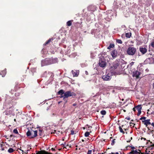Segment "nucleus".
<instances>
[{
    "instance_id": "obj_25",
    "label": "nucleus",
    "mask_w": 154,
    "mask_h": 154,
    "mask_svg": "<svg viewBox=\"0 0 154 154\" xmlns=\"http://www.w3.org/2000/svg\"><path fill=\"white\" fill-rule=\"evenodd\" d=\"M119 131L123 133V134L125 133V132L123 131V129H122V128H121V127L120 126H119Z\"/></svg>"
},
{
    "instance_id": "obj_27",
    "label": "nucleus",
    "mask_w": 154,
    "mask_h": 154,
    "mask_svg": "<svg viewBox=\"0 0 154 154\" xmlns=\"http://www.w3.org/2000/svg\"><path fill=\"white\" fill-rule=\"evenodd\" d=\"M90 134V132L88 131L86 132L85 134V137H88Z\"/></svg>"
},
{
    "instance_id": "obj_47",
    "label": "nucleus",
    "mask_w": 154,
    "mask_h": 154,
    "mask_svg": "<svg viewBox=\"0 0 154 154\" xmlns=\"http://www.w3.org/2000/svg\"><path fill=\"white\" fill-rule=\"evenodd\" d=\"M151 125L152 126L153 128H154V123L153 122L152 123H151Z\"/></svg>"
},
{
    "instance_id": "obj_49",
    "label": "nucleus",
    "mask_w": 154,
    "mask_h": 154,
    "mask_svg": "<svg viewBox=\"0 0 154 154\" xmlns=\"http://www.w3.org/2000/svg\"><path fill=\"white\" fill-rule=\"evenodd\" d=\"M77 105V104L76 103H73V104H72V105H73V106H76V105Z\"/></svg>"
},
{
    "instance_id": "obj_53",
    "label": "nucleus",
    "mask_w": 154,
    "mask_h": 154,
    "mask_svg": "<svg viewBox=\"0 0 154 154\" xmlns=\"http://www.w3.org/2000/svg\"><path fill=\"white\" fill-rule=\"evenodd\" d=\"M130 141H131V140H130L127 141V143H129L130 142Z\"/></svg>"
},
{
    "instance_id": "obj_48",
    "label": "nucleus",
    "mask_w": 154,
    "mask_h": 154,
    "mask_svg": "<svg viewBox=\"0 0 154 154\" xmlns=\"http://www.w3.org/2000/svg\"><path fill=\"white\" fill-rule=\"evenodd\" d=\"M125 119H126L128 120H130L131 119L130 117H126Z\"/></svg>"
},
{
    "instance_id": "obj_26",
    "label": "nucleus",
    "mask_w": 154,
    "mask_h": 154,
    "mask_svg": "<svg viewBox=\"0 0 154 154\" xmlns=\"http://www.w3.org/2000/svg\"><path fill=\"white\" fill-rule=\"evenodd\" d=\"M100 113L103 115H105L106 114V111L104 110H103L101 111Z\"/></svg>"
},
{
    "instance_id": "obj_52",
    "label": "nucleus",
    "mask_w": 154,
    "mask_h": 154,
    "mask_svg": "<svg viewBox=\"0 0 154 154\" xmlns=\"http://www.w3.org/2000/svg\"><path fill=\"white\" fill-rule=\"evenodd\" d=\"M0 147H2L3 146V145L2 144H0Z\"/></svg>"
},
{
    "instance_id": "obj_19",
    "label": "nucleus",
    "mask_w": 154,
    "mask_h": 154,
    "mask_svg": "<svg viewBox=\"0 0 154 154\" xmlns=\"http://www.w3.org/2000/svg\"><path fill=\"white\" fill-rule=\"evenodd\" d=\"M115 46L114 44H110L107 47V49H110L111 48H114Z\"/></svg>"
},
{
    "instance_id": "obj_9",
    "label": "nucleus",
    "mask_w": 154,
    "mask_h": 154,
    "mask_svg": "<svg viewBox=\"0 0 154 154\" xmlns=\"http://www.w3.org/2000/svg\"><path fill=\"white\" fill-rule=\"evenodd\" d=\"M135 107L136 110L138 111L137 115V116H139L141 112V109H142V107L140 105H138Z\"/></svg>"
},
{
    "instance_id": "obj_61",
    "label": "nucleus",
    "mask_w": 154,
    "mask_h": 154,
    "mask_svg": "<svg viewBox=\"0 0 154 154\" xmlns=\"http://www.w3.org/2000/svg\"><path fill=\"white\" fill-rule=\"evenodd\" d=\"M93 152H95V150L94 149H93Z\"/></svg>"
},
{
    "instance_id": "obj_20",
    "label": "nucleus",
    "mask_w": 154,
    "mask_h": 154,
    "mask_svg": "<svg viewBox=\"0 0 154 154\" xmlns=\"http://www.w3.org/2000/svg\"><path fill=\"white\" fill-rule=\"evenodd\" d=\"M131 36V33H127L125 34V36L126 37L130 38Z\"/></svg>"
},
{
    "instance_id": "obj_10",
    "label": "nucleus",
    "mask_w": 154,
    "mask_h": 154,
    "mask_svg": "<svg viewBox=\"0 0 154 154\" xmlns=\"http://www.w3.org/2000/svg\"><path fill=\"white\" fill-rule=\"evenodd\" d=\"M139 51L142 54H144L147 52V49L146 47H140L139 48Z\"/></svg>"
},
{
    "instance_id": "obj_16",
    "label": "nucleus",
    "mask_w": 154,
    "mask_h": 154,
    "mask_svg": "<svg viewBox=\"0 0 154 154\" xmlns=\"http://www.w3.org/2000/svg\"><path fill=\"white\" fill-rule=\"evenodd\" d=\"M72 72L74 76L77 77L79 75V72L76 70H72Z\"/></svg>"
},
{
    "instance_id": "obj_36",
    "label": "nucleus",
    "mask_w": 154,
    "mask_h": 154,
    "mask_svg": "<svg viewBox=\"0 0 154 154\" xmlns=\"http://www.w3.org/2000/svg\"><path fill=\"white\" fill-rule=\"evenodd\" d=\"M66 146L67 147V148H71V145H69V144H67L66 145Z\"/></svg>"
},
{
    "instance_id": "obj_44",
    "label": "nucleus",
    "mask_w": 154,
    "mask_h": 154,
    "mask_svg": "<svg viewBox=\"0 0 154 154\" xmlns=\"http://www.w3.org/2000/svg\"><path fill=\"white\" fill-rule=\"evenodd\" d=\"M39 131V132H40V133H39V135H40V136L42 135V131H41V130H40Z\"/></svg>"
},
{
    "instance_id": "obj_11",
    "label": "nucleus",
    "mask_w": 154,
    "mask_h": 154,
    "mask_svg": "<svg viewBox=\"0 0 154 154\" xmlns=\"http://www.w3.org/2000/svg\"><path fill=\"white\" fill-rule=\"evenodd\" d=\"M118 52L116 50H114L111 52V55L113 58H116L117 56Z\"/></svg>"
},
{
    "instance_id": "obj_31",
    "label": "nucleus",
    "mask_w": 154,
    "mask_h": 154,
    "mask_svg": "<svg viewBox=\"0 0 154 154\" xmlns=\"http://www.w3.org/2000/svg\"><path fill=\"white\" fill-rule=\"evenodd\" d=\"M102 78L104 80H106V76L103 75L102 76Z\"/></svg>"
},
{
    "instance_id": "obj_13",
    "label": "nucleus",
    "mask_w": 154,
    "mask_h": 154,
    "mask_svg": "<svg viewBox=\"0 0 154 154\" xmlns=\"http://www.w3.org/2000/svg\"><path fill=\"white\" fill-rule=\"evenodd\" d=\"M65 92L63 90H60L59 91L57 92V94L59 95H60V97H63L64 98V97H62V96H63L65 94Z\"/></svg>"
},
{
    "instance_id": "obj_57",
    "label": "nucleus",
    "mask_w": 154,
    "mask_h": 154,
    "mask_svg": "<svg viewBox=\"0 0 154 154\" xmlns=\"http://www.w3.org/2000/svg\"><path fill=\"white\" fill-rule=\"evenodd\" d=\"M66 143H64V146H66Z\"/></svg>"
},
{
    "instance_id": "obj_7",
    "label": "nucleus",
    "mask_w": 154,
    "mask_h": 154,
    "mask_svg": "<svg viewBox=\"0 0 154 154\" xmlns=\"http://www.w3.org/2000/svg\"><path fill=\"white\" fill-rule=\"evenodd\" d=\"M153 62L154 60L152 57L147 58L144 61L145 64H151Z\"/></svg>"
},
{
    "instance_id": "obj_18",
    "label": "nucleus",
    "mask_w": 154,
    "mask_h": 154,
    "mask_svg": "<svg viewBox=\"0 0 154 154\" xmlns=\"http://www.w3.org/2000/svg\"><path fill=\"white\" fill-rule=\"evenodd\" d=\"M73 21V20L68 21L66 22L67 26H70L72 25V23Z\"/></svg>"
},
{
    "instance_id": "obj_30",
    "label": "nucleus",
    "mask_w": 154,
    "mask_h": 154,
    "mask_svg": "<svg viewBox=\"0 0 154 154\" xmlns=\"http://www.w3.org/2000/svg\"><path fill=\"white\" fill-rule=\"evenodd\" d=\"M128 147H131V148L132 149H135V148L134 146H127L126 148L127 149Z\"/></svg>"
},
{
    "instance_id": "obj_29",
    "label": "nucleus",
    "mask_w": 154,
    "mask_h": 154,
    "mask_svg": "<svg viewBox=\"0 0 154 154\" xmlns=\"http://www.w3.org/2000/svg\"><path fill=\"white\" fill-rule=\"evenodd\" d=\"M13 132L16 134H18V131L17 129H15L14 130Z\"/></svg>"
},
{
    "instance_id": "obj_12",
    "label": "nucleus",
    "mask_w": 154,
    "mask_h": 154,
    "mask_svg": "<svg viewBox=\"0 0 154 154\" xmlns=\"http://www.w3.org/2000/svg\"><path fill=\"white\" fill-rule=\"evenodd\" d=\"M99 66L102 67H105L106 65V62L100 60H99Z\"/></svg>"
},
{
    "instance_id": "obj_39",
    "label": "nucleus",
    "mask_w": 154,
    "mask_h": 154,
    "mask_svg": "<svg viewBox=\"0 0 154 154\" xmlns=\"http://www.w3.org/2000/svg\"><path fill=\"white\" fill-rule=\"evenodd\" d=\"M130 154H134V150H132L130 152Z\"/></svg>"
},
{
    "instance_id": "obj_3",
    "label": "nucleus",
    "mask_w": 154,
    "mask_h": 154,
    "mask_svg": "<svg viewBox=\"0 0 154 154\" xmlns=\"http://www.w3.org/2000/svg\"><path fill=\"white\" fill-rule=\"evenodd\" d=\"M136 49L134 47H129L127 50V54L131 56L134 55L136 52Z\"/></svg>"
},
{
    "instance_id": "obj_23",
    "label": "nucleus",
    "mask_w": 154,
    "mask_h": 154,
    "mask_svg": "<svg viewBox=\"0 0 154 154\" xmlns=\"http://www.w3.org/2000/svg\"><path fill=\"white\" fill-rule=\"evenodd\" d=\"M80 25V23L78 22H77L74 24V26L77 28H78L79 26Z\"/></svg>"
},
{
    "instance_id": "obj_41",
    "label": "nucleus",
    "mask_w": 154,
    "mask_h": 154,
    "mask_svg": "<svg viewBox=\"0 0 154 154\" xmlns=\"http://www.w3.org/2000/svg\"><path fill=\"white\" fill-rule=\"evenodd\" d=\"M114 140H115L114 139H113L112 140V143H111L112 145H113V144H114Z\"/></svg>"
},
{
    "instance_id": "obj_59",
    "label": "nucleus",
    "mask_w": 154,
    "mask_h": 154,
    "mask_svg": "<svg viewBox=\"0 0 154 154\" xmlns=\"http://www.w3.org/2000/svg\"><path fill=\"white\" fill-rule=\"evenodd\" d=\"M132 139V137H131V138H130V140H131Z\"/></svg>"
},
{
    "instance_id": "obj_60",
    "label": "nucleus",
    "mask_w": 154,
    "mask_h": 154,
    "mask_svg": "<svg viewBox=\"0 0 154 154\" xmlns=\"http://www.w3.org/2000/svg\"><path fill=\"white\" fill-rule=\"evenodd\" d=\"M98 154H104V153L102 152L101 153H100V154L99 153H98Z\"/></svg>"
},
{
    "instance_id": "obj_32",
    "label": "nucleus",
    "mask_w": 154,
    "mask_h": 154,
    "mask_svg": "<svg viewBox=\"0 0 154 154\" xmlns=\"http://www.w3.org/2000/svg\"><path fill=\"white\" fill-rule=\"evenodd\" d=\"M92 128V127L89 126L88 127L87 130L90 131V132H91V129Z\"/></svg>"
},
{
    "instance_id": "obj_21",
    "label": "nucleus",
    "mask_w": 154,
    "mask_h": 154,
    "mask_svg": "<svg viewBox=\"0 0 154 154\" xmlns=\"http://www.w3.org/2000/svg\"><path fill=\"white\" fill-rule=\"evenodd\" d=\"M116 41L117 43L119 44H122V42L121 39H116Z\"/></svg>"
},
{
    "instance_id": "obj_33",
    "label": "nucleus",
    "mask_w": 154,
    "mask_h": 154,
    "mask_svg": "<svg viewBox=\"0 0 154 154\" xmlns=\"http://www.w3.org/2000/svg\"><path fill=\"white\" fill-rule=\"evenodd\" d=\"M146 119V117H145L144 116H143V117H141V118H140V120H145Z\"/></svg>"
},
{
    "instance_id": "obj_54",
    "label": "nucleus",
    "mask_w": 154,
    "mask_h": 154,
    "mask_svg": "<svg viewBox=\"0 0 154 154\" xmlns=\"http://www.w3.org/2000/svg\"><path fill=\"white\" fill-rule=\"evenodd\" d=\"M139 154H144V153L140 152V153Z\"/></svg>"
},
{
    "instance_id": "obj_63",
    "label": "nucleus",
    "mask_w": 154,
    "mask_h": 154,
    "mask_svg": "<svg viewBox=\"0 0 154 154\" xmlns=\"http://www.w3.org/2000/svg\"><path fill=\"white\" fill-rule=\"evenodd\" d=\"M124 126V125H122V127L123 128V126Z\"/></svg>"
},
{
    "instance_id": "obj_62",
    "label": "nucleus",
    "mask_w": 154,
    "mask_h": 154,
    "mask_svg": "<svg viewBox=\"0 0 154 154\" xmlns=\"http://www.w3.org/2000/svg\"><path fill=\"white\" fill-rule=\"evenodd\" d=\"M14 121L16 122V119H14Z\"/></svg>"
},
{
    "instance_id": "obj_28",
    "label": "nucleus",
    "mask_w": 154,
    "mask_h": 154,
    "mask_svg": "<svg viewBox=\"0 0 154 154\" xmlns=\"http://www.w3.org/2000/svg\"><path fill=\"white\" fill-rule=\"evenodd\" d=\"M150 45H151V46L154 48V39L153 40L151 44L149 45L150 46Z\"/></svg>"
},
{
    "instance_id": "obj_14",
    "label": "nucleus",
    "mask_w": 154,
    "mask_h": 154,
    "mask_svg": "<svg viewBox=\"0 0 154 154\" xmlns=\"http://www.w3.org/2000/svg\"><path fill=\"white\" fill-rule=\"evenodd\" d=\"M36 154L32 153V154H47V152L45 150L36 151Z\"/></svg>"
},
{
    "instance_id": "obj_24",
    "label": "nucleus",
    "mask_w": 154,
    "mask_h": 154,
    "mask_svg": "<svg viewBox=\"0 0 154 154\" xmlns=\"http://www.w3.org/2000/svg\"><path fill=\"white\" fill-rule=\"evenodd\" d=\"M138 150L140 152H138L137 150H134V154H140V152L141 151L140 150V149H138Z\"/></svg>"
},
{
    "instance_id": "obj_2",
    "label": "nucleus",
    "mask_w": 154,
    "mask_h": 154,
    "mask_svg": "<svg viewBox=\"0 0 154 154\" xmlns=\"http://www.w3.org/2000/svg\"><path fill=\"white\" fill-rule=\"evenodd\" d=\"M26 135L27 137H30V138H33L37 136V131L29 130L26 133Z\"/></svg>"
},
{
    "instance_id": "obj_4",
    "label": "nucleus",
    "mask_w": 154,
    "mask_h": 154,
    "mask_svg": "<svg viewBox=\"0 0 154 154\" xmlns=\"http://www.w3.org/2000/svg\"><path fill=\"white\" fill-rule=\"evenodd\" d=\"M75 95L76 94L75 93L73 92H71L70 91H67L65 93L63 96H62V97H64L63 100H66V98H67L68 97L71 96H75Z\"/></svg>"
},
{
    "instance_id": "obj_64",
    "label": "nucleus",
    "mask_w": 154,
    "mask_h": 154,
    "mask_svg": "<svg viewBox=\"0 0 154 154\" xmlns=\"http://www.w3.org/2000/svg\"><path fill=\"white\" fill-rule=\"evenodd\" d=\"M152 146H154V144H153L152 145Z\"/></svg>"
},
{
    "instance_id": "obj_42",
    "label": "nucleus",
    "mask_w": 154,
    "mask_h": 154,
    "mask_svg": "<svg viewBox=\"0 0 154 154\" xmlns=\"http://www.w3.org/2000/svg\"><path fill=\"white\" fill-rule=\"evenodd\" d=\"M64 101H65L64 104H65L67 102V100L66 99V100H64Z\"/></svg>"
},
{
    "instance_id": "obj_37",
    "label": "nucleus",
    "mask_w": 154,
    "mask_h": 154,
    "mask_svg": "<svg viewBox=\"0 0 154 154\" xmlns=\"http://www.w3.org/2000/svg\"><path fill=\"white\" fill-rule=\"evenodd\" d=\"M148 51L149 52V54L150 55H152V52H151V51H150V49H149V50H148Z\"/></svg>"
},
{
    "instance_id": "obj_15",
    "label": "nucleus",
    "mask_w": 154,
    "mask_h": 154,
    "mask_svg": "<svg viewBox=\"0 0 154 154\" xmlns=\"http://www.w3.org/2000/svg\"><path fill=\"white\" fill-rule=\"evenodd\" d=\"M6 72V69H5L3 70L0 71V75H1L2 77H4L5 75Z\"/></svg>"
},
{
    "instance_id": "obj_6",
    "label": "nucleus",
    "mask_w": 154,
    "mask_h": 154,
    "mask_svg": "<svg viewBox=\"0 0 154 154\" xmlns=\"http://www.w3.org/2000/svg\"><path fill=\"white\" fill-rule=\"evenodd\" d=\"M119 62L118 60H116L115 62L113 63V66L110 67V69L112 70L117 69L119 65Z\"/></svg>"
},
{
    "instance_id": "obj_1",
    "label": "nucleus",
    "mask_w": 154,
    "mask_h": 154,
    "mask_svg": "<svg viewBox=\"0 0 154 154\" xmlns=\"http://www.w3.org/2000/svg\"><path fill=\"white\" fill-rule=\"evenodd\" d=\"M58 62V59L57 58H47L42 61V66H44L56 63Z\"/></svg>"
},
{
    "instance_id": "obj_35",
    "label": "nucleus",
    "mask_w": 154,
    "mask_h": 154,
    "mask_svg": "<svg viewBox=\"0 0 154 154\" xmlns=\"http://www.w3.org/2000/svg\"><path fill=\"white\" fill-rule=\"evenodd\" d=\"M91 150H89L87 152V154H91Z\"/></svg>"
},
{
    "instance_id": "obj_8",
    "label": "nucleus",
    "mask_w": 154,
    "mask_h": 154,
    "mask_svg": "<svg viewBox=\"0 0 154 154\" xmlns=\"http://www.w3.org/2000/svg\"><path fill=\"white\" fill-rule=\"evenodd\" d=\"M140 73L137 70L133 72V77H135L137 79L139 77Z\"/></svg>"
},
{
    "instance_id": "obj_5",
    "label": "nucleus",
    "mask_w": 154,
    "mask_h": 154,
    "mask_svg": "<svg viewBox=\"0 0 154 154\" xmlns=\"http://www.w3.org/2000/svg\"><path fill=\"white\" fill-rule=\"evenodd\" d=\"M150 121V119H148L144 120H142V122L143 124H144V125H146V127L149 130H151L153 129V128L148 126L149 125H151Z\"/></svg>"
},
{
    "instance_id": "obj_45",
    "label": "nucleus",
    "mask_w": 154,
    "mask_h": 154,
    "mask_svg": "<svg viewBox=\"0 0 154 154\" xmlns=\"http://www.w3.org/2000/svg\"><path fill=\"white\" fill-rule=\"evenodd\" d=\"M136 109L135 108V107L134 108H133V110L134 112H135L136 111Z\"/></svg>"
},
{
    "instance_id": "obj_38",
    "label": "nucleus",
    "mask_w": 154,
    "mask_h": 154,
    "mask_svg": "<svg viewBox=\"0 0 154 154\" xmlns=\"http://www.w3.org/2000/svg\"><path fill=\"white\" fill-rule=\"evenodd\" d=\"M17 149H19V150H20L22 152V153H23V154L24 153V152L23 150L21 149H20V148H18Z\"/></svg>"
},
{
    "instance_id": "obj_40",
    "label": "nucleus",
    "mask_w": 154,
    "mask_h": 154,
    "mask_svg": "<svg viewBox=\"0 0 154 154\" xmlns=\"http://www.w3.org/2000/svg\"><path fill=\"white\" fill-rule=\"evenodd\" d=\"M130 154H134V150H132L130 152Z\"/></svg>"
},
{
    "instance_id": "obj_34",
    "label": "nucleus",
    "mask_w": 154,
    "mask_h": 154,
    "mask_svg": "<svg viewBox=\"0 0 154 154\" xmlns=\"http://www.w3.org/2000/svg\"><path fill=\"white\" fill-rule=\"evenodd\" d=\"M111 79V77L106 75V81L109 80V79Z\"/></svg>"
},
{
    "instance_id": "obj_58",
    "label": "nucleus",
    "mask_w": 154,
    "mask_h": 154,
    "mask_svg": "<svg viewBox=\"0 0 154 154\" xmlns=\"http://www.w3.org/2000/svg\"><path fill=\"white\" fill-rule=\"evenodd\" d=\"M4 150V148H2V150Z\"/></svg>"
},
{
    "instance_id": "obj_43",
    "label": "nucleus",
    "mask_w": 154,
    "mask_h": 154,
    "mask_svg": "<svg viewBox=\"0 0 154 154\" xmlns=\"http://www.w3.org/2000/svg\"><path fill=\"white\" fill-rule=\"evenodd\" d=\"M74 134V131H71V134Z\"/></svg>"
},
{
    "instance_id": "obj_46",
    "label": "nucleus",
    "mask_w": 154,
    "mask_h": 154,
    "mask_svg": "<svg viewBox=\"0 0 154 154\" xmlns=\"http://www.w3.org/2000/svg\"><path fill=\"white\" fill-rule=\"evenodd\" d=\"M29 151V150H27L26 152H24V154H26L28 153V151Z\"/></svg>"
},
{
    "instance_id": "obj_55",
    "label": "nucleus",
    "mask_w": 154,
    "mask_h": 154,
    "mask_svg": "<svg viewBox=\"0 0 154 154\" xmlns=\"http://www.w3.org/2000/svg\"><path fill=\"white\" fill-rule=\"evenodd\" d=\"M102 140L104 141H105V139H102Z\"/></svg>"
},
{
    "instance_id": "obj_22",
    "label": "nucleus",
    "mask_w": 154,
    "mask_h": 154,
    "mask_svg": "<svg viewBox=\"0 0 154 154\" xmlns=\"http://www.w3.org/2000/svg\"><path fill=\"white\" fill-rule=\"evenodd\" d=\"M14 150L12 148H10L8 150V152L10 153H12L14 152Z\"/></svg>"
},
{
    "instance_id": "obj_56",
    "label": "nucleus",
    "mask_w": 154,
    "mask_h": 154,
    "mask_svg": "<svg viewBox=\"0 0 154 154\" xmlns=\"http://www.w3.org/2000/svg\"><path fill=\"white\" fill-rule=\"evenodd\" d=\"M61 102H62V101H60V102H58V104H60V103H61Z\"/></svg>"
},
{
    "instance_id": "obj_51",
    "label": "nucleus",
    "mask_w": 154,
    "mask_h": 154,
    "mask_svg": "<svg viewBox=\"0 0 154 154\" xmlns=\"http://www.w3.org/2000/svg\"><path fill=\"white\" fill-rule=\"evenodd\" d=\"M51 150H53V151H54L55 150L54 148H52L51 149Z\"/></svg>"
},
{
    "instance_id": "obj_17",
    "label": "nucleus",
    "mask_w": 154,
    "mask_h": 154,
    "mask_svg": "<svg viewBox=\"0 0 154 154\" xmlns=\"http://www.w3.org/2000/svg\"><path fill=\"white\" fill-rule=\"evenodd\" d=\"M54 38H50L47 41L45 42L44 44V45L45 46L47 45L48 44H49L52 41H53L54 40Z\"/></svg>"
},
{
    "instance_id": "obj_50",
    "label": "nucleus",
    "mask_w": 154,
    "mask_h": 154,
    "mask_svg": "<svg viewBox=\"0 0 154 154\" xmlns=\"http://www.w3.org/2000/svg\"><path fill=\"white\" fill-rule=\"evenodd\" d=\"M112 154H119L118 152H116V153H113L112 152Z\"/></svg>"
}]
</instances>
